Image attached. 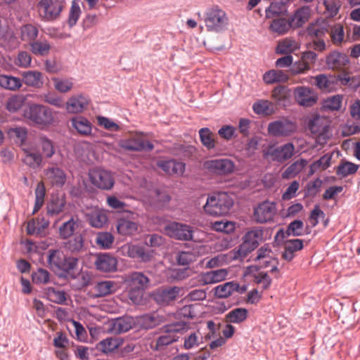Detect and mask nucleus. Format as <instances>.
I'll return each instance as SVG.
<instances>
[{
    "label": "nucleus",
    "instance_id": "f257e3e1",
    "mask_svg": "<svg viewBox=\"0 0 360 360\" xmlns=\"http://www.w3.org/2000/svg\"><path fill=\"white\" fill-rule=\"evenodd\" d=\"M233 205L232 197L226 193L221 192L209 196L203 210L207 214L219 217L227 214Z\"/></svg>",
    "mask_w": 360,
    "mask_h": 360
},
{
    "label": "nucleus",
    "instance_id": "f03ea898",
    "mask_svg": "<svg viewBox=\"0 0 360 360\" xmlns=\"http://www.w3.org/2000/svg\"><path fill=\"white\" fill-rule=\"evenodd\" d=\"M23 116L34 124L41 127L51 125L54 121L52 110L46 106L32 104L23 112Z\"/></svg>",
    "mask_w": 360,
    "mask_h": 360
},
{
    "label": "nucleus",
    "instance_id": "7ed1b4c3",
    "mask_svg": "<svg viewBox=\"0 0 360 360\" xmlns=\"http://www.w3.org/2000/svg\"><path fill=\"white\" fill-rule=\"evenodd\" d=\"M204 21L209 32H221L229 25V18L226 12L219 6H212L206 10Z\"/></svg>",
    "mask_w": 360,
    "mask_h": 360
},
{
    "label": "nucleus",
    "instance_id": "20e7f679",
    "mask_svg": "<svg viewBox=\"0 0 360 360\" xmlns=\"http://www.w3.org/2000/svg\"><path fill=\"white\" fill-rule=\"evenodd\" d=\"M262 153L265 160L283 164L294 156L295 147L290 142L278 146L271 145L264 148Z\"/></svg>",
    "mask_w": 360,
    "mask_h": 360
},
{
    "label": "nucleus",
    "instance_id": "39448f33",
    "mask_svg": "<svg viewBox=\"0 0 360 360\" xmlns=\"http://www.w3.org/2000/svg\"><path fill=\"white\" fill-rule=\"evenodd\" d=\"M309 129L316 139V143L321 146L332 136L330 120L323 116H315L310 122Z\"/></svg>",
    "mask_w": 360,
    "mask_h": 360
},
{
    "label": "nucleus",
    "instance_id": "423d86ee",
    "mask_svg": "<svg viewBox=\"0 0 360 360\" xmlns=\"http://www.w3.org/2000/svg\"><path fill=\"white\" fill-rule=\"evenodd\" d=\"M65 6L61 0H40L37 8L39 15L44 21H53L60 17Z\"/></svg>",
    "mask_w": 360,
    "mask_h": 360
},
{
    "label": "nucleus",
    "instance_id": "0eeeda50",
    "mask_svg": "<svg viewBox=\"0 0 360 360\" xmlns=\"http://www.w3.org/2000/svg\"><path fill=\"white\" fill-rule=\"evenodd\" d=\"M263 231L259 228H254L248 231L243 237V243L238 247L236 257L243 259L248 253L255 250L262 239Z\"/></svg>",
    "mask_w": 360,
    "mask_h": 360
},
{
    "label": "nucleus",
    "instance_id": "6e6552de",
    "mask_svg": "<svg viewBox=\"0 0 360 360\" xmlns=\"http://www.w3.org/2000/svg\"><path fill=\"white\" fill-rule=\"evenodd\" d=\"M165 233L177 240H192L193 229L190 225L176 221L167 224L164 227Z\"/></svg>",
    "mask_w": 360,
    "mask_h": 360
},
{
    "label": "nucleus",
    "instance_id": "1a4fd4ad",
    "mask_svg": "<svg viewBox=\"0 0 360 360\" xmlns=\"http://www.w3.org/2000/svg\"><path fill=\"white\" fill-rule=\"evenodd\" d=\"M118 145L120 148L129 151H150L154 148L153 144L145 139L141 134H136L128 139H122Z\"/></svg>",
    "mask_w": 360,
    "mask_h": 360
},
{
    "label": "nucleus",
    "instance_id": "9d476101",
    "mask_svg": "<svg viewBox=\"0 0 360 360\" xmlns=\"http://www.w3.org/2000/svg\"><path fill=\"white\" fill-rule=\"evenodd\" d=\"M91 184L102 190H110L114 186V178L112 174L105 169H94L89 173Z\"/></svg>",
    "mask_w": 360,
    "mask_h": 360
},
{
    "label": "nucleus",
    "instance_id": "9b49d317",
    "mask_svg": "<svg viewBox=\"0 0 360 360\" xmlns=\"http://www.w3.org/2000/svg\"><path fill=\"white\" fill-rule=\"evenodd\" d=\"M297 129L296 124L287 120H276L268 125V133L275 137H286L292 135Z\"/></svg>",
    "mask_w": 360,
    "mask_h": 360
},
{
    "label": "nucleus",
    "instance_id": "f8f14e48",
    "mask_svg": "<svg viewBox=\"0 0 360 360\" xmlns=\"http://www.w3.org/2000/svg\"><path fill=\"white\" fill-rule=\"evenodd\" d=\"M317 58L316 53L311 51L304 52L299 60L292 64L290 68L292 75L305 74L310 69L311 66L314 64Z\"/></svg>",
    "mask_w": 360,
    "mask_h": 360
},
{
    "label": "nucleus",
    "instance_id": "ddd939ff",
    "mask_svg": "<svg viewBox=\"0 0 360 360\" xmlns=\"http://www.w3.org/2000/svg\"><path fill=\"white\" fill-rule=\"evenodd\" d=\"M276 213V204L266 200L260 203L255 209L254 218L259 223H266L274 219Z\"/></svg>",
    "mask_w": 360,
    "mask_h": 360
},
{
    "label": "nucleus",
    "instance_id": "4468645a",
    "mask_svg": "<svg viewBox=\"0 0 360 360\" xmlns=\"http://www.w3.org/2000/svg\"><path fill=\"white\" fill-rule=\"evenodd\" d=\"M205 167L210 172L217 174H226L233 172V162L229 159H217L205 161Z\"/></svg>",
    "mask_w": 360,
    "mask_h": 360
},
{
    "label": "nucleus",
    "instance_id": "2eb2a0df",
    "mask_svg": "<svg viewBox=\"0 0 360 360\" xmlns=\"http://www.w3.org/2000/svg\"><path fill=\"white\" fill-rule=\"evenodd\" d=\"M184 323H176L174 325L166 326L167 333L158 338L156 342V349H160L162 347L172 344L177 340V337L174 334L184 329Z\"/></svg>",
    "mask_w": 360,
    "mask_h": 360
},
{
    "label": "nucleus",
    "instance_id": "dca6fc26",
    "mask_svg": "<svg viewBox=\"0 0 360 360\" xmlns=\"http://www.w3.org/2000/svg\"><path fill=\"white\" fill-rule=\"evenodd\" d=\"M295 101L302 106H312L316 103L317 96L314 91L306 86H298L294 90Z\"/></svg>",
    "mask_w": 360,
    "mask_h": 360
},
{
    "label": "nucleus",
    "instance_id": "f3484780",
    "mask_svg": "<svg viewBox=\"0 0 360 360\" xmlns=\"http://www.w3.org/2000/svg\"><path fill=\"white\" fill-rule=\"evenodd\" d=\"M116 228L118 233L124 236H133L140 232L139 223L129 217L120 218L117 221Z\"/></svg>",
    "mask_w": 360,
    "mask_h": 360
},
{
    "label": "nucleus",
    "instance_id": "a211bd4d",
    "mask_svg": "<svg viewBox=\"0 0 360 360\" xmlns=\"http://www.w3.org/2000/svg\"><path fill=\"white\" fill-rule=\"evenodd\" d=\"M229 271L225 269L209 271L198 276V281L202 285L214 284L226 279Z\"/></svg>",
    "mask_w": 360,
    "mask_h": 360
},
{
    "label": "nucleus",
    "instance_id": "6ab92c4d",
    "mask_svg": "<svg viewBox=\"0 0 360 360\" xmlns=\"http://www.w3.org/2000/svg\"><path fill=\"white\" fill-rule=\"evenodd\" d=\"M96 269L103 272H114L117 270V259L108 253L97 255L94 262Z\"/></svg>",
    "mask_w": 360,
    "mask_h": 360
},
{
    "label": "nucleus",
    "instance_id": "aec40b11",
    "mask_svg": "<svg viewBox=\"0 0 360 360\" xmlns=\"http://www.w3.org/2000/svg\"><path fill=\"white\" fill-rule=\"evenodd\" d=\"M182 288L177 286L162 288L157 291L155 299L160 304H169L179 297Z\"/></svg>",
    "mask_w": 360,
    "mask_h": 360
},
{
    "label": "nucleus",
    "instance_id": "412c9836",
    "mask_svg": "<svg viewBox=\"0 0 360 360\" xmlns=\"http://www.w3.org/2000/svg\"><path fill=\"white\" fill-rule=\"evenodd\" d=\"M23 155L22 161L28 167L32 169H37L41 165L43 156L41 153L30 146H24L22 148Z\"/></svg>",
    "mask_w": 360,
    "mask_h": 360
},
{
    "label": "nucleus",
    "instance_id": "4be33fe9",
    "mask_svg": "<svg viewBox=\"0 0 360 360\" xmlns=\"http://www.w3.org/2000/svg\"><path fill=\"white\" fill-rule=\"evenodd\" d=\"M89 104V98L82 94L70 97L66 103V110L70 113H80Z\"/></svg>",
    "mask_w": 360,
    "mask_h": 360
},
{
    "label": "nucleus",
    "instance_id": "5701e85b",
    "mask_svg": "<svg viewBox=\"0 0 360 360\" xmlns=\"http://www.w3.org/2000/svg\"><path fill=\"white\" fill-rule=\"evenodd\" d=\"M124 282L130 288L143 290L149 283L148 278L142 272L134 271L126 275Z\"/></svg>",
    "mask_w": 360,
    "mask_h": 360
},
{
    "label": "nucleus",
    "instance_id": "b1692460",
    "mask_svg": "<svg viewBox=\"0 0 360 360\" xmlns=\"http://www.w3.org/2000/svg\"><path fill=\"white\" fill-rule=\"evenodd\" d=\"M49 226V221L44 217H39L30 220L27 225V233L29 235L42 236Z\"/></svg>",
    "mask_w": 360,
    "mask_h": 360
},
{
    "label": "nucleus",
    "instance_id": "393cba45",
    "mask_svg": "<svg viewBox=\"0 0 360 360\" xmlns=\"http://www.w3.org/2000/svg\"><path fill=\"white\" fill-rule=\"evenodd\" d=\"M158 166L169 175L181 176L185 172V164L174 160H160Z\"/></svg>",
    "mask_w": 360,
    "mask_h": 360
},
{
    "label": "nucleus",
    "instance_id": "a878e982",
    "mask_svg": "<svg viewBox=\"0 0 360 360\" xmlns=\"http://www.w3.org/2000/svg\"><path fill=\"white\" fill-rule=\"evenodd\" d=\"M115 283L111 281H105L96 283L91 289L90 294L93 297H101L115 291Z\"/></svg>",
    "mask_w": 360,
    "mask_h": 360
},
{
    "label": "nucleus",
    "instance_id": "bb28decb",
    "mask_svg": "<svg viewBox=\"0 0 360 360\" xmlns=\"http://www.w3.org/2000/svg\"><path fill=\"white\" fill-rule=\"evenodd\" d=\"M44 176L52 185L61 187L65 182L66 176L63 169L58 167H48Z\"/></svg>",
    "mask_w": 360,
    "mask_h": 360
},
{
    "label": "nucleus",
    "instance_id": "cd10ccee",
    "mask_svg": "<svg viewBox=\"0 0 360 360\" xmlns=\"http://www.w3.org/2000/svg\"><path fill=\"white\" fill-rule=\"evenodd\" d=\"M64 243L65 250L72 254H79L84 250V239L82 233H75L74 236L66 238Z\"/></svg>",
    "mask_w": 360,
    "mask_h": 360
},
{
    "label": "nucleus",
    "instance_id": "c85d7f7f",
    "mask_svg": "<svg viewBox=\"0 0 360 360\" xmlns=\"http://www.w3.org/2000/svg\"><path fill=\"white\" fill-rule=\"evenodd\" d=\"M303 240L301 239L287 240L284 243V251L282 257L290 262L295 257V253L303 248Z\"/></svg>",
    "mask_w": 360,
    "mask_h": 360
},
{
    "label": "nucleus",
    "instance_id": "c756f323",
    "mask_svg": "<svg viewBox=\"0 0 360 360\" xmlns=\"http://www.w3.org/2000/svg\"><path fill=\"white\" fill-rule=\"evenodd\" d=\"M22 82L28 86L34 88H40L43 85L42 74L37 70L24 71L21 74Z\"/></svg>",
    "mask_w": 360,
    "mask_h": 360
},
{
    "label": "nucleus",
    "instance_id": "7c9ffc66",
    "mask_svg": "<svg viewBox=\"0 0 360 360\" xmlns=\"http://www.w3.org/2000/svg\"><path fill=\"white\" fill-rule=\"evenodd\" d=\"M348 63L347 56L339 52H333L326 58V64L328 68L336 70L343 69Z\"/></svg>",
    "mask_w": 360,
    "mask_h": 360
},
{
    "label": "nucleus",
    "instance_id": "2f4dec72",
    "mask_svg": "<svg viewBox=\"0 0 360 360\" xmlns=\"http://www.w3.org/2000/svg\"><path fill=\"white\" fill-rule=\"evenodd\" d=\"M79 220L72 217L68 221L60 225L58 229L59 236L63 239H66L74 236L76 230L79 226Z\"/></svg>",
    "mask_w": 360,
    "mask_h": 360
},
{
    "label": "nucleus",
    "instance_id": "473e14b6",
    "mask_svg": "<svg viewBox=\"0 0 360 360\" xmlns=\"http://www.w3.org/2000/svg\"><path fill=\"white\" fill-rule=\"evenodd\" d=\"M304 234V223L301 220H294L288 226L285 231L279 230L276 234V238L281 237L284 238L289 236H301Z\"/></svg>",
    "mask_w": 360,
    "mask_h": 360
},
{
    "label": "nucleus",
    "instance_id": "72a5a7b5",
    "mask_svg": "<svg viewBox=\"0 0 360 360\" xmlns=\"http://www.w3.org/2000/svg\"><path fill=\"white\" fill-rule=\"evenodd\" d=\"M134 325L131 317H122L113 321L110 323V330L115 334H120L129 330Z\"/></svg>",
    "mask_w": 360,
    "mask_h": 360
},
{
    "label": "nucleus",
    "instance_id": "f704fd0d",
    "mask_svg": "<svg viewBox=\"0 0 360 360\" xmlns=\"http://www.w3.org/2000/svg\"><path fill=\"white\" fill-rule=\"evenodd\" d=\"M248 317V310L245 308H236L231 310L225 316L227 323L239 324L244 322Z\"/></svg>",
    "mask_w": 360,
    "mask_h": 360
},
{
    "label": "nucleus",
    "instance_id": "c9c22d12",
    "mask_svg": "<svg viewBox=\"0 0 360 360\" xmlns=\"http://www.w3.org/2000/svg\"><path fill=\"white\" fill-rule=\"evenodd\" d=\"M127 255L129 257L139 259L142 262H148L150 260L152 255L148 251L140 245H131L127 246Z\"/></svg>",
    "mask_w": 360,
    "mask_h": 360
},
{
    "label": "nucleus",
    "instance_id": "e433bc0d",
    "mask_svg": "<svg viewBox=\"0 0 360 360\" xmlns=\"http://www.w3.org/2000/svg\"><path fill=\"white\" fill-rule=\"evenodd\" d=\"M72 126L79 134L84 136L91 134L92 125L91 122L84 117H76L71 120Z\"/></svg>",
    "mask_w": 360,
    "mask_h": 360
},
{
    "label": "nucleus",
    "instance_id": "4c0bfd02",
    "mask_svg": "<svg viewBox=\"0 0 360 360\" xmlns=\"http://www.w3.org/2000/svg\"><path fill=\"white\" fill-rule=\"evenodd\" d=\"M310 17V9L307 6H303L294 13L290 18L294 28L302 26Z\"/></svg>",
    "mask_w": 360,
    "mask_h": 360
},
{
    "label": "nucleus",
    "instance_id": "58836bf2",
    "mask_svg": "<svg viewBox=\"0 0 360 360\" xmlns=\"http://www.w3.org/2000/svg\"><path fill=\"white\" fill-rule=\"evenodd\" d=\"M291 27L293 26L290 19L278 18L271 22L269 30L272 32L281 35L287 33Z\"/></svg>",
    "mask_w": 360,
    "mask_h": 360
},
{
    "label": "nucleus",
    "instance_id": "ea45409f",
    "mask_svg": "<svg viewBox=\"0 0 360 360\" xmlns=\"http://www.w3.org/2000/svg\"><path fill=\"white\" fill-rule=\"evenodd\" d=\"M307 164V160L304 159H300L295 161L282 173V178L284 179H288L295 177L304 168Z\"/></svg>",
    "mask_w": 360,
    "mask_h": 360
},
{
    "label": "nucleus",
    "instance_id": "a19ab883",
    "mask_svg": "<svg viewBox=\"0 0 360 360\" xmlns=\"http://www.w3.org/2000/svg\"><path fill=\"white\" fill-rule=\"evenodd\" d=\"M37 145L41 150V155L46 158H51L55 153L56 149L53 143L46 136L38 137Z\"/></svg>",
    "mask_w": 360,
    "mask_h": 360
},
{
    "label": "nucleus",
    "instance_id": "79ce46f5",
    "mask_svg": "<svg viewBox=\"0 0 360 360\" xmlns=\"http://www.w3.org/2000/svg\"><path fill=\"white\" fill-rule=\"evenodd\" d=\"M288 75L283 70H271L264 73L263 79L266 84L285 82L288 80Z\"/></svg>",
    "mask_w": 360,
    "mask_h": 360
},
{
    "label": "nucleus",
    "instance_id": "37998d69",
    "mask_svg": "<svg viewBox=\"0 0 360 360\" xmlns=\"http://www.w3.org/2000/svg\"><path fill=\"white\" fill-rule=\"evenodd\" d=\"M0 86L5 89L17 91L22 86V81L18 77L7 75H1Z\"/></svg>",
    "mask_w": 360,
    "mask_h": 360
},
{
    "label": "nucleus",
    "instance_id": "c03bdc74",
    "mask_svg": "<svg viewBox=\"0 0 360 360\" xmlns=\"http://www.w3.org/2000/svg\"><path fill=\"white\" fill-rule=\"evenodd\" d=\"M300 48L298 43L291 39L285 38L280 41L276 47V53L279 54H289Z\"/></svg>",
    "mask_w": 360,
    "mask_h": 360
},
{
    "label": "nucleus",
    "instance_id": "a18cd8bd",
    "mask_svg": "<svg viewBox=\"0 0 360 360\" xmlns=\"http://www.w3.org/2000/svg\"><path fill=\"white\" fill-rule=\"evenodd\" d=\"M8 134L15 139V142L18 143L22 148L25 144L27 138V129L24 127H11L8 130Z\"/></svg>",
    "mask_w": 360,
    "mask_h": 360
},
{
    "label": "nucleus",
    "instance_id": "49530a36",
    "mask_svg": "<svg viewBox=\"0 0 360 360\" xmlns=\"http://www.w3.org/2000/svg\"><path fill=\"white\" fill-rule=\"evenodd\" d=\"M30 50L36 56H46L51 50V45L46 39L35 40L30 44Z\"/></svg>",
    "mask_w": 360,
    "mask_h": 360
},
{
    "label": "nucleus",
    "instance_id": "de8ad7c7",
    "mask_svg": "<svg viewBox=\"0 0 360 360\" xmlns=\"http://www.w3.org/2000/svg\"><path fill=\"white\" fill-rule=\"evenodd\" d=\"M254 112L259 115H269L274 112V106L271 102L267 100H259L252 105Z\"/></svg>",
    "mask_w": 360,
    "mask_h": 360
},
{
    "label": "nucleus",
    "instance_id": "09e8293b",
    "mask_svg": "<svg viewBox=\"0 0 360 360\" xmlns=\"http://www.w3.org/2000/svg\"><path fill=\"white\" fill-rule=\"evenodd\" d=\"M317 86L325 91H331L334 89L335 77L319 75L315 77Z\"/></svg>",
    "mask_w": 360,
    "mask_h": 360
},
{
    "label": "nucleus",
    "instance_id": "8fccbe9b",
    "mask_svg": "<svg viewBox=\"0 0 360 360\" xmlns=\"http://www.w3.org/2000/svg\"><path fill=\"white\" fill-rule=\"evenodd\" d=\"M38 32V29L35 26L31 24L25 25L20 28V39L30 44L35 41Z\"/></svg>",
    "mask_w": 360,
    "mask_h": 360
},
{
    "label": "nucleus",
    "instance_id": "3c124183",
    "mask_svg": "<svg viewBox=\"0 0 360 360\" xmlns=\"http://www.w3.org/2000/svg\"><path fill=\"white\" fill-rule=\"evenodd\" d=\"M199 136L202 144L207 150L213 149L215 147L214 135L209 128L200 129L199 130Z\"/></svg>",
    "mask_w": 360,
    "mask_h": 360
},
{
    "label": "nucleus",
    "instance_id": "603ef678",
    "mask_svg": "<svg viewBox=\"0 0 360 360\" xmlns=\"http://www.w3.org/2000/svg\"><path fill=\"white\" fill-rule=\"evenodd\" d=\"M359 169V166L348 161H342L336 168V174L341 177H346L354 174Z\"/></svg>",
    "mask_w": 360,
    "mask_h": 360
},
{
    "label": "nucleus",
    "instance_id": "864d4df0",
    "mask_svg": "<svg viewBox=\"0 0 360 360\" xmlns=\"http://www.w3.org/2000/svg\"><path fill=\"white\" fill-rule=\"evenodd\" d=\"M237 287L234 281L226 282L217 285L214 288V295L218 298H226L234 292V288Z\"/></svg>",
    "mask_w": 360,
    "mask_h": 360
},
{
    "label": "nucleus",
    "instance_id": "5fc2aeb1",
    "mask_svg": "<svg viewBox=\"0 0 360 360\" xmlns=\"http://www.w3.org/2000/svg\"><path fill=\"white\" fill-rule=\"evenodd\" d=\"M115 238L112 233L109 232L98 233L96 238V243L101 249L107 250L112 248Z\"/></svg>",
    "mask_w": 360,
    "mask_h": 360
},
{
    "label": "nucleus",
    "instance_id": "6e6d98bb",
    "mask_svg": "<svg viewBox=\"0 0 360 360\" xmlns=\"http://www.w3.org/2000/svg\"><path fill=\"white\" fill-rule=\"evenodd\" d=\"M49 253L48 262L50 266L60 270L65 257L63 253L58 250H50Z\"/></svg>",
    "mask_w": 360,
    "mask_h": 360
},
{
    "label": "nucleus",
    "instance_id": "4d7b16f0",
    "mask_svg": "<svg viewBox=\"0 0 360 360\" xmlns=\"http://www.w3.org/2000/svg\"><path fill=\"white\" fill-rule=\"evenodd\" d=\"M122 344V340L117 338H107L100 342L101 350L105 353L111 352Z\"/></svg>",
    "mask_w": 360,
    "mask_h": 360
},
{
    "label": "nucleus",
    "instance_id": "13d9d810",
    "mask_svg": "<svg viewBox=\"0 0 360 360\" xmlns=\"http://www.w3.org/2000/svg\"><path fill=\"white\" fill-rule=\"evenodd\" d=\"M54 88L60 93H68L73 87V82L71 79L68 78H52Z\"/></svg>",
    "mask_w": 360,
    "mask_h": 360
},
{
    "label": "nucleus",
    "instance_id": "bf43d9fd",
    "mask_svg": "<svg viewBox=\"0 0 360 360\" xmlns=\"http://www.w3.org/2000/svg\"><path fill=\"white\" fill-rule=\"evenodd\" d=\"M65 205V200L63 198H53L47 205V213L50 215H56L63 212Z\"/></svg>",
    "mask_w": 360,
    "mask_h": 360
},
{
    "label": "nucleus",
    "instance_id": "052dcab7",
    "mask_svg": "<svg viewBox=\"0 0 360 360\" xmlns=\"http://www.w3.org/2000/svg\"><path fill=\"white\" fill-rule=\"evenodd\" d=\"M331 158V155L326 154L319 160L314 162L310 165V173L312 174L317 171L326 169L330 165Z\"/></svg>",
    "mask_w": 360,
    "mask_h": 360
},
{
    "label": "nucleus",
    "instance_id": "680f3d73",
    "mask_svg": "<svg viewBox=\"0 0 360 360\" xmlns=\"http://www.w3.org/2000/svg\"><path fill=\"white\" fill-rule=\"evenodd\" d=\"M25 98L20 95H15L10 97L6 103V108L10 112L18 111L24 105Z\"/></svg>",
    "mask_w": 360,
    "mask_h": 360
},
{
    "label": "nucleus",
    "instance_id": "e2e57ef3",
    "mask_svg": "<svg viewBox=\"0 0 360 360\" xmlns=\"http://www.w3.org/2000/svg\"><path fill=\"white\" fill-rule=\"evenodd\" d=\"M325 6L324 14L327 18H333L335 16L341 7L340 0H325L323 1Z\"/></svg>",
    "mask_w": 360,
    "mask_h": 360
},
{
    "label": "nucleus",
    "instance_id": "0e129e2a",
    "mask_svg": "<svg viewBox=\"0 0 360 360\" xmlns=\"http://www.w3.org/2000/svg\"><path fill=\"white\" fill-rule=\"evenodd\" d=\"M90 224L96 228L103 227L108 221L107 215L101 211H94L89 217Z\"/></svg>",
    "mask_w": 360,
    "mask_h": 360
},
{
    "label": "nucleus",
    "instance_id": "69168bd1",
    "mask_svg": "<svg viewBox=\"0 0 360 360\" xmlns=\"http://www.w3.org/2000/svg\"><path fill=\"white\" fill-rule=\"evenodd\" d=\"M46 295L47 298L53 302L57 304H63L66 301V294L63 290H58L54 288L46 289Z\"/></svg>",
    "mask_w": 360,
    "mask_h": 360
},
{
    "label": "nucleus",
    "instance_id": "338daca9",
    "mask_svg": "<svg viewBox=\"0 0 360 360\" xmlns=\"http://www.w3.org/2000/svg\"><path fill=\"white\" fill-rule=\"evenodd\" d=\"M45 188L42 183H39L35 189V203L32 214L37 212L42 207L44 202Z\"/></svg>",
    "mask_w": 360,
    "mask_h": 360
},
{
    "label": "nucleus",
    "instance_id": "774afa93",
    "mask_svg": "<svg viewBox=\"0 0 360 360\" xmlns=\"http://www.w3.org/2000/svg\"><path fill=\"white\" fill-rule=\"evenodd\" d=\"M330 36L333 42L335 44H340L345 37L344 27L341 24H335L330 31Z\"/></svg>",
    "mask_w": 360,
    "mask_h": 360
}]
</instances>
